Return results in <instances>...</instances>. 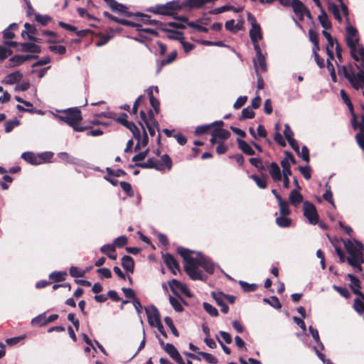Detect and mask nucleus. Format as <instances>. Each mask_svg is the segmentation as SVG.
Segmentation results:
<instances>
[{"label":"nucleus","mask_w":364,"mask_h":364,"mask_svg":"<svg viewBox=\"0 0 364 364\" xmlns=\"http://www.w3.org/2000/svg\"><path fill=\"white\" fill-rule=\"evenodd\" d=\"M177 252L184 260V269L193 280H205L207 277L199 269L201 267L208 274H213L215 264L210 258L200 252L192 251L189 249L178 247Z\"/></svg>","instance_id":"nucleus-1"},{"label":"nucleus","mask_w":364,"mask_h":364,"mask_svg":"<svg viewBox=\"0 0 364 364\" xmlns=\"http://www.w3.org/2000/svg\"><path fill=\"white\" fill-rule=\"evenodd\" d=\"M57 113H53L55 118L73 127L75 132H83L85 127L78 126V123L82 119L80 110L77 108H68L63 110H56Z\"/></svg>","instance_id":"nucleus-2"},{"label":"nucleus","mask_w":364,"mask_h":364,"mask_svg":"<svg viewBox=\"0 0 364 364\" xmlns=\"http://www.w3.org/2000/svg\"><path fill=\"white\" fill-rule=\"evenodd\" d=\"M346 41L348 47L350 48L351 57L355 60L358 61L359 58L357 55V49L359 44V34L357 28L353 26L348 25L346 28Z\"/></svg>","instance_id":"nucleus-3"},{"label":"nucleus","mask_w":364,"mask_h":364,"mask_svg":"<svg viewBox=\"0 0 364 364\" xmlns=\"http://www.w3.org/2000/svg\"><path fill=\"white\" fill-rule=\"evenodd\" d=\"M181 10L180 1H172L165 4H157L147 9V11L152 12L156 14L173 16L176 11Z\"/></svg>","instance_id":"nucleus-4"},{"label":"nucleus","mask_w":364,"mask_h":364,"mask_svg":"<svg viewBox=\"0 0 364 364\" xmlns=\"http://www.w3.org/2000/svg\"><path fill=\"white\" fill-rule=\"evenodd\" d=\"M344 246L349 254V256L346 258L348 259H358L360 261L361 258L363 257L364 246L361 242L358 240L352 241L350 239H347L344 241Z\"/></svg>","instance_id":"nucleus-5"},{"label":"nucleus","mask_w":364,"mask_h":364,"mask_svg":"<svg viewBox=\"0 0 364 364\" xmlns=\"http://www.w3.org/2000/svg\"><path fill=\"white\" fill-rule=\"evenodd\" d=\"M336 64L338 66V73L339 75H342L346 79H347L350 85L355 90H358L362 87L361 84L359 83V81L355 77V73L353 72L351 65L348 68L346 65L340 66L338 63Z\"/></svg>","instance_id":"nucleus-6"},{"label":"nucleus","mask_w":364,"mask_h":364,"mask_svg":"<svg viewBox=\"0 0 364 364\" xmlns=\"http://www.w3.org/2000/svg\"><path fill=\"white\" fill-rule=\"evenodd\" d=\"M247 21L250 23L252 26L249 31L251 41H260L262 38L261 27L260 25L257 23L255 17L252 14L248 13Z\"/></svg>","instance_id":"nucleus-7"},{"label":"nucleus","mask_w":364,"mask_h":364,"mask_svg":"<svg viewBox=\"0 0 364 364\" xmlns=\"http://www.w3.org/2000/svg\"><path fill=\"white\" fill-rule=\"evenodd\" d=\"M304 215L311 225L318 223V215L315 205L309 201L304 202Z\"/></svg>","instance_id":"nucleus-8"},{"label":"nucleus","mask_w":364,"mask_h":364,"mask_svg":"<svg viewBox=\"0 0 364 364\" xmlns=\"http://www.w3.org/2000/svg\"><path fill=\"white\" fill-rule=\"evenodd\" d=\"M147 316L148 323L151 326H154V324L161 321V315L157 308L151 304L149 306L144 307Z\"/></svg>","instance_id":"nucleus-9"},{"label":"nucleus","mask_w":364,"mask_h":364,"mask_svg":"<svg viewBox=\"0 0 364 364\" xmlns=\"http://www.w3.org/2000/svg\"><path fill=\"white\" fill-rule=\"evenodd\" d=\"M162 257L166 267L173 274L176 275L180 271V267L174 257L170 253H166L162 255Z\"/></svg>","instance_id":"nucleus-10"},{"label":"nucleus","mask_w":364,"mask_h":364,"mask_svg":"<svg viewBox=\"0 0 364 364\" xmlns=\"http://www.w3.org/2000/svg\"><path fill=\"white\" fill-rule=\"evenodd\" d=\"M211 296L213 299L215 301L216 304L221 307V311L224 314H227L229 311V307L225 304L224 293L222 291H212Z\"/></svg>","instance_id":"nucleus-11"},{"label":"nucleus","mask_w":364,"mask_h":364,"mask_svg":"<svg viewBox=\"0 0 364 364\" xmlns=\"http://www.w3.org/2000/svg\"><path fill=\"white\" fill-rule=\"evenodd\" d=\"M58 158L65 161L66 163L80 166H85V161L70 156L67 152H60L58 154Z\"/></svg>","instance_id":"nucleus-12"},{"label":"nucleus","mask_w":364,"mask_h":364,"mask_svg":"<svg viewBox=\"0 0 364 364\" xmlns=\"http://www.w3.org/2000/svg\"><path fill=\"white\" fill-rule=\"evenodd\" d=\"M136 166L142 168H154L157 171L164 170L163 164H160L154 158L148 159L147 161L144 163H137L136 164Z\"/></svg>","instance_id":"nucleus-13"},{"label":"nucleus","mask_w":364,"mask_h":364,"mask_svg":"<svg viewBox=\"0 0 364 364\" xmlns=\"http://www.w3.org/2000/svg\"><path fill=\"white\" fill-rule=\"evenodd\" d=\"M20 48L18 50L21 52L40 53L41 52V47L34 43H19Z\"/></svg>","instance_id":"nucleus-14"},{"label":"nucleus","mask_w":364,"mask_h":364,"mask_svg":"<svg viewBox=\"0 0 364 364\" xmlns=\"http://www.w3.org/2000/svg\"><path fill=\"white\" fill-rule=\"evenodd\" d=\"M177 55H178L177 50H174L171 51L168 54L167 58H166L165 59H163L161 60H157L156 61V63H157L156 73H159L161 70V69L164 66L172 63L176 59Z\"/></svg>","instance_id":"nucleus-15"},{"label":"nucleus","mask_w":364,"mask_h":364,"mask_svg":"<svg viewBox=\"0 0 364 364\" xmlns=\"http://www.w3.org/2000/svg\"><path fill=\"white\" fill-rule=\"evenodd\" d=\"M21 158L31 165H39L42 161L39 159V154L36 155L31 151H26L21 154Z\"/></svg>","instance_id":"nucleus-16"},{"label":"nucleus","mask_w":364,"mask_h":364,"mask_svg":"<svg viewBox=\"0 0 364 364\" xmlns=\"http://www.w3.org/2000/svg\"><path fill=\"white\" fill-rule=\"evenodd\" d=\"M300 190H292L289 196V203L294 207H298L303 201V196L299 193Z\"/></svg>","instance_id":"nucleus-17"},{"label":"nucleus","mask_w":364,"mask_h":364,"mask_svg":"<svg viewBox=\"0 0 364 364\" xmlns=\"http://www.w3.org/2000/svg\"><path fill=\"white\" fill-rule=\"evenodd\" d=\"M269 174L274 182L282 180V175L279 166L276 162H272L269 166Z\"/></svg>","instance_id":"nucleus-18"},{"label":"nucleus","mask_w":364,"mask_h":364,"mask_svg":"<svg viewBox=\"0 0 364 364\" xmlns=\"http://www.w3.org/2000/svg\"><path fill=\"white\" fill-rule=\"evenodd\" d=\"M224 122L222 120L219 121H215L213 123L208 124H203L200 126H198L195 130V134L196 135H200L204 133H206L208 130H210L212 127H213L215 125L222 126L223 125Z\"/></svg>","instance_id":"nucleus-19"},{"label":"nucleus","mask_w":364,"mask_h":364,"mask_svg":"<svg viewBox=\"0 0 364 364\" xmlns=\"http://www.w3.org/2000/svg\"><path fill=\"white\" fill-rule=\"evenodd\" d=\"M242 7H235L233 6L230 5H224L220 7H218L214 9L213 10H211L209 11L210 14H222L223 12H225L227 11H232L235 13H240L242 11Z\"/></svg>","instance_id":"nucleus-20"},{"label":"nucleus","mask_w":364,"mask_h":364,"mask_svg":"<svg viewBox=\"0 0 364 364\" xmlns=\"http://www.w3.org/2000/svg\"><path fill=\"white\" fill-rule=\"evenodd\" d=\"M22 78V73L20 71L17 70L7 75L4 80V82L8 85H14L20 82Z\"/></svg>","instance_id":"nucleus-21"},{"label":"nucleus","mask_w":364,"mask_h":364,"mask_svg":"<svg viewBox=\"0 0 364 364\" xmlns=\"http://www.w3.org/2000/svg\"><path fill=\"white\" fill-rule=\"evenodd\" d=\"M100 252L106 255L112 260L117 259V256L115 254L116 249L114 247V245H112L111 244L104 245L100 247Z\"/></svg>","instance_id":"nucleus-22"},{"label":"nucleus","mask_w":364,"mask_h":364,"mask_svg":"<svg viewBox=\"0 0 364 364\" xmlns=\"http://www.w3.org/2000/svg\"><path fill=\"white\" fill-rule=\"evenodd\" d=\"M237 142L238 144V148L245 154L248 156L255 155V152L254 149L251 147V146L245 140L237 138Z\"/></svg>","instance_id":"nucleus-23"},{"label":"nucleus","mask_w":364,"mask_h":364,"mask_svg":"<svg viewBox=\"0 0 364 364\" xmlns=\"http://www.w3.org/2000/svg\"><path fill=\"white\" fill-rule=\"evenodd\" d=\"M122 266L127 272L133 273L134 269V259L129 255H124L122 258Z\"/></svg>","instance_id":"nucleus-24"},{"label":"nucleus","mask_w":364,"mask_h":364,"mask_svg":"<svg viewBox=\"0 0 364 364\" xmlns=\"http://www.w3.org/2000/svg\"><path fill=\"white\" fill-rule=\"evenodd\" d=\"M318 19L321 26L324 28V30L326 31L328 29H331V23L329 21L328 15L323 8H321V14L318 15Z\"/></svg>","instance_id":"nucleus-25"},{"label":"nucleus","mask_w":364,"mask_h":364,"mask_svg":"<svg viewBox=\"0 0 364 364\" xmlns=\"http://www.w3.org/2000/svg\"><path fill=\"white\" fill-rule=\"evenodd\" d=\"M254 67L255 69V72H258V67L260 68L262 72L267 71V64L265 57L262 55L256 56L255 58L253 59Z\"/></svg>","instance_id":"nucleus-26"},{"label":"nucleus","mask_w":364,"mask_h":364,"mask_svg":"<svg viewBox=\"0 0 364 364\" xmlns=\"http://www.w3.org/2000/svg\"><path fill=\"white\" fill-rule=\"evenodd\" d=\"M162 30L166 33H168L167 38L171 40H176L181 43L185 39L183 33L180 31H173L168 28H162Z\"/></svg>","instance_id":"nucleus-27"},{"label":"nucleus","mask_w":364,"mask_h":364,"mask_svg":"<svg viewBox=\"0 0 364 364\" xmlns=\"http://www.w3.org/2000/svg\"><path fill=\"white\" fill-rule=\"evenodd\" d=\"M24 59H23V55H15L12 56L8 62V64L6 65L7 68H14L18 65H21L23 64Z\"/></svg>","instance_id":"nucleus-28"},{"label":"nucleus","mask_w":364,"mask_h":364,"mask_svg":"<svg viewBox=\"0 0 364 364\" xmlns=\"http://www.w3.org/2000/svg\"><path fill=\"white\" fill-rule=\"evenodd\" d=\"M215 136L223 141L228 139L230 136V132L226 129H222L220 127H216L212 131Z\"/></svg>","instance_id":"nucleus-29"},{"label":"nucleus","mask_w":364,"mask_h":364,"mask_svg":"<svg viewBox=\"0 0 364 364\" xmlns=\"http://www.w3.org/2000/svg\"><path fill=\"white\" fill-rule=\"evenodd\" d=\"M350 287L355 294L358 295L359 296L361 297V299H364V294L360 291L361 282L358 278L355 279V280L350 282Z\"/></svg>","instance_id":"nucleus-30"},{"label":"nucleus","mask_w":364,"mask_h":364,"mask_svg":"<svg viewBox=\"0 0 364 364\" xmlns=\"http://www.w3.org/2000/svg\"><path fill=\"white\" fill-rule=\"evenodd\" d=\"M278 205L282 215H289L291 213L288 202L283 200L282 198H278Z\"/></svg>","instance_id":"nucleus-31"},{"label":"nucleus","mask_w":364,"mask_h":364,"mask_svg":"<svg viewBox=\"0 0 364 364\" xmlns=\"http://www.w3.org/2000/svg\"><path fill=\"white\" fill-rule=\"evenodd\" d=\"M148 95H149V102H150L151 106L154 109L155 113L156 114H159V112L160 111V102H159V100L153 95V92L151 90H150L148 92Z\"/></svg>","instance_id":"nucleus-32"},{"label":"nucleus","mask_w":364,"mask_h":364,"mask_svg":"<svg viewBox=\"0 0 364 364\" xmlns=\"http://www.w3.org/2000/svg\"><path fill=\"white\" fill-rule=\"evenodd\" d=\"M309 331L315 342L319 346L320 350H323L324 349V346L320 339L318 330L316 328H314L313 326H310L309 327Z\"/></svg>","instance_id":"nucleus-33"},{"label":"nucleus","mask_w":364,"mask_h":364,"mask_svg":"<svg viewBox=\"0 0 364 364\" xmlns=\"http://www.w3.org/2000/svg\"><path fill=\"white\" fill-rule=\"evenodd\" d=\"M67 276V272L65 271L63 272H53L49 274V278L52 279L54 282H59L64 281L65 279V277Z\"/></svg>","instance_id":"nucleus-34"},{"label":"nucleus","mask_w":364,"mask_h":364,"mask_svg":"<svg viewBox=\"0 0 364 364\" xmlns=\"http://www.w3.org/2000/svg\"><path fill=\"white\" fill-rule=\"evenodd\" d=\"M33 326H43L47 324L46 313H42L31 320Z\"/></svg>","instance_id":"nucleus-35"},{"label":"nucleus","mask_w":364,"mask_h":364,"mask_svg":"<svg viewBox=\"0 0 364 364\" xmlns=\"http://www.w3.org/2000/svg\"><path fill=\"white\" fill-rule=\"evenodd\" d=\"M287 215H280L277 218L276 223L280 228H288L291 225V220L287 217Z\"/></svg>","instance_id":"nucleus-36"},{"label":"nucleus","mask_w":364,"mask_h":364,"mask_svg":"<svg viewBox=\"0 0 364 364\" xmlns=\"http://www.w3.org/2000/svg\"><path fill=\"white\" fill-rule=\"evenodd\" d=\"M255 113L253 109L250 107H247L242 110L241 115L239 117L240 121L247 119H252L255 117Z\"/></svg>","instance_id":"nucleus-37"},{"label":"nucleus","mask_w":364,"mask_h":364,"mask_svg":"<svg viewBox=\"0 0 364 364\" xmlns=\"http://www.w3.org/2000/svg\"><path fill=\"white\" fill-rule=\"evenodd\" d=\"M153 49L155 55L162 56L166 53L167 47L164 43H161V41H157L156 43V45L153 46Z\"/></svg>","instance_id":"nucleus-38"},{"label":"nucleus","mask_w":364,"mask_h":364,"mask_svg":"<svg viewBox=\"0 0 364 364\" xmlns=\"http://www.w3.org/2000/svg\"><path fill=\"white\" fill-rule=\"evenodd\" d=\"M17 24L16 23H11L4 31H3V38L4 40H9L14 38L15 34L12 31L14 28L17 27Z\"/></svg>","instance_id":"nucleus-39"},{"label":"nucleus","mask_w":364,"mask_h":364,"mask_svg":"<svg viewBox=\"0 0 364 364\" xmlns=\"http://www.w3.org/2000/svg\"><path fill=\"white\" fill-rule=\"evenodd\" d=\"M293 9V11L295 14H301V11H305L306 10V6L300 0H292V4L291 6Z\"/></svg>","instance_id":"nucleus-40"},{"label":"nucleus","mask_w":364,"mask_h":364,"mask_svg":"<svg viewBox=\"0 0 364 364\" xmlns=\"http://www.w3.org/2000/svg\"><path fill=\"white\" fill-rule=\"evenodd\" d=\"M250 178L254 180V181L256 183L257 186L262 189H264L267 188V183L266 177H259V176L256 174H253L250 176Z\"/></svg>","instance_id":"nucleus-41"},{"label":"nucleus","mask_w":364,"mask_h":364,"mask_svg":"<svg viewBox=\"0 0 364 364\" xmlns=\"http://www.w3.org/2000/svg\"><path fill=\"white\" fill-rule=\"evenodd\" d=\"M263 302L269 304L276 309H280L282 308V304L276 296H272L270 299L264 298Z\"/></svg>","instance_id":"nucleus-42"},{"label":"nucleus","mask_w":364,"mask_h":364,"mask_svg":"<svg viewBox=\"0 0 364 364\" xmlns=\"http://www.w3.org/2000/svg\"><path fill=\"white\" fill-rule=\"evenodd\" d=\"M169 302L176 312H182L183 311V307L179 299L169 296Z\"/></svg>","instance_id":"nucleus-43"},{"label":"nucleus","mask_w":364,"mask_h":364,"mask_svg":"<svg viewBox=\"0 0 364 364\" xmlns=\"http://www.w3.org/2000/svg\"><path fill=\"white\" fill-rule=\"evenodd\" d=\"M21 124L20 121L17 119L6 121L4 124L5 132H11L14 127L19 126Z\"/></svg>","instance_id":"nucleus-44"},{"label":"nucleus","mask_w":364,"mask_h":364,"mask_svg":"<svg viewBox=\"0 0 364 364\" xmlns=\"http://www.w3.org/2000/svg\"><path fill=\"white\" fill-rule=\"evenodd\" d=\"M239 284L245 292H252L255 291L257 288V284H249L242 280L239 281Z\"/></svg>","instance_id":"nucleus-45"},{"label":"nucleus","mask_w":364,"mask_h":364,"mask_svg":"<svg viewBox=\"0 0 364 364\" xmlns=\"http://www.w3.org/2000/svg\"><path fill=\"white\" fill-rule=\"evenodd\" d=\"M168 285L170 287L171 291L175 294H178V293L176 291V289H179V288L185 289V284L182 282L178 281L176 279H173L168 281Z\"/></svg>","instance_id":"nucleus-46"},{"label":"nucleus","mask_w":364,"mask_h":364,"mask_svg":"<svg viewBox=\"0 0 364 364\" xmlns=\"http://www.w3.org/2000/svg\"><path fill=\"white\" fill-rule=\"evenodd\" d=\"M198 354L201 355L208 363L216 364L218 362V358L210 353L203 351H198Z\"/></svg>","instance_id":"nucleus-47"},{"label":"nucleus","mask_w":364,"mask_h":364,"mask_svg":"<svg viewBox=\"0 0 364 364\" xmlns=\"http://www.w3.org/2000/svg\"><path fill=\"white\" fill-rule=\"evenodd\" d=\"M133 134V136L137 139H141V134L139 128L136 126V124L133 122H130V123L126 127Z\"/></svg>","instance_id":"nucleus-48"},{"label":"nucleus","mask_w":364,"mask_h":364,"mask_svg":"<svg viewBox=\"0 0 364 364\" xmlns=\"http://www.w3.org/2000/svg\"><path fill=\"white\" fill-rule=\"evenodd\" d=\"M203 309L205 311L211 316L217 317L218 316V311L215 307L213 305L210 304L208 302H203Z\"/></svg>","instance_id":"nucleus-49"},{"label":"nucleus","mask_w":364,"mask_h":364,"mask_svg":"<svg viewBox=\"0 0 364 364\" xmlns=\"http://www.w3.org/2000/svg\"><path fill=\"white\" fill-rule=\"evenodd\" d=\"M281 166L282 167L283 176H286L291 175V165L290 163L288 161V159H283L281 161Z\"/></svg>","instance_id":"nucleus-50"},{"label":"nucleus","mask_w":364,"mask_h":364,"mask_svg":"<svg viewBox=\"0 0 364 364\" xmlns=\"http://www.w3.org/2000/svg\"><path fill=\"white\" fill-rule=\"evenodd\" d=\"M112 4L109 7L113 11H117L124 14V11L127 10V7L125 5L118 3L117 1H112Z\"/></svg>","instance_id":"nucleus-51"},{"label":"nucleus","mask_w":364,"mask_h":364,"mask_svg":"<svg viewBox=\"0 0 364 364\" xmlns=\"http://www.w3.org/2000/svg\"><path fill=\"white\" fill-rule=\"evenodd\" d=\"M347 262H348V264L350 266H351L353 268H355L357 270V272H361L362 270H363L361 264L363 263H364V258H361L360 261L359 260V259H355V260H353V259H348Z\"/></svg>","instance_id":"nucleus-52"},{"label":"nucleus","mask_w":364,"mask_h":364,"mask_svg":"<svg viewBox=\"0 0 364 364\" xmlns=\"http://www.w3.org/2000/svg\"><path fill=\"white\" fill-rule=\"evenodd\" d=\"M106 172L107 173V176H114V177H120L122 176H126L127 175V173L121 169V168H118L117 170H113L111 168L109 167H107L106 168Z\"/></svg>","instance_id":"nucleus-53"},{"label":"nucleus","mask_w":364,"mask_h":364,"mask_svg":"<svg viewBox=\"0 0 364 364\" xmlns=\"http://www.w3.org/2000/svg\"><path fill=\"white\" fill-rule=\"evenodd\" d=\"M164 322H165L166 325L170 328V330L171 331V333L175 336L178 337L179 336L178 331L176 329V328L175 327L172 318L169 316H166L164 318Z\"/></svg>","instance_id":"nucleus-54"},{"label":"nucleus","mask_w":364,"mask_h":364,"mask_svg":"<svg viewBox=\"0 0 364 364\" xmlns=\"http://www.w3.org/2000/svg\"><path fill=\"white\" fill-rule=\"evenodd\" d=\"M120 186L122 189L127 193L129 197H132L134 195V192L132 190V186L129 183L126 181H121Z\"/></svg>","instance_id":"nucleus-55"},{"label":"nucleus","mask_w":364,"mask_h":364,"mask_svg":"<svg viewBox=\"0 0 364 364\" xmlns=\"http://www.w3.org/2000/svg\"><path fill=\"white\" fill-rule=\"evenodd\" d=\"M128 242L127 237L124 235L119 236L115 238L113 241L112 245H114V247H122L126 245Z\"/></svg>","instance_id":"nucleus-56"},{"label":"nucleus","mask_w":364,"mask_h":364,"mask_svg":"<svg viewBox=\"0 0 364 364\" xmlns=\"http://www.w3.org/2000/svg\"><path fill=\"white\" fill-rule=\"evenodd\" d=\"M35 18L36 21L42 26H46L52 19L51 17L48 15H41L39 14H36Z\"/></svg>","instance_id":"nucleus-57"},{"label":"nucleus","mask_w":364,"mask_h":364,"mask_svg":"<svg viewBox=\"0 0 364 364\" xmlns=\"http://www.w3.org/2000/svg\"><path fill=\"white\" fill-rule=\"evenodd\" d=\"M354 309L358 313L362 314L364 312V299L356 298L354 299L353 304Z\"/></svg>","instance_id":"nucleus-58"},{"label":"nucleus","mask_w":364,"mask_h":364,"mask_svg":"<svg viewBox=\"0 0 364 364\" xmlns=\"http://www.w3.org/2000/svg\"><path fill=\"white\" fill-rule=\"evenodd\" d=\"M325 186H326V192L323 193V198L325 200L334 205V202H333V193L331 190V187L328 186V183L325 185Z\"/></svg>","instance_id":"nucleus-59"},{"label":"nucleus","mask_w":364,"mask_h":364,"mask_svg":"<svg viewBox=\"0 0 364 364\" xmlns=\"http://www.w3.org/2000/svg\"><path fill=\"white\" fill-rule=\"evenodd\" d=\"M97 272L99 274L101 279H108L112 277V272L108 268L104 267L97 269Z\"/></svg>","instance_id":"nucleus-60"},{"label":"nucleus","mask_w":364,"mask_h":364,"mask_svg":"<svg viewBox=\"0 0 364 364\" xmlns=\"http://www.w3.org/2000/svg\"><path fill=\"white\" fill-rule=\"evenodd\" d=\"M12 53L13 51L11 49L0 45V61L5 60Z\"/></svg>","instance_id":"nucleus-61"},{"label":"nucleus","mask_w":364,"mask_h":364,"mask_svg":"<svg viewBox=\"0 0 364 364\" xmlns=\"http://www.w3.org/2000/svg\"><path fill=\"white\" fill-rule=\"evenodd\" d=\"M127 117L128 115L125 112H122L119 114L118 117H116L114 120L117 123L126 127L130 123V122L127 121Z\"/></svg>","instance_id":"nucleus-62"},{"label":"nucleus","mask_w":364,"mask_h":364,"mask_svg":"<svg viewBox=\"0 0 364 364\" xmlns=\"http://www.w3.org/2000/svg\"><path fill=\"white\" fill-rule=\"evenodd\" d=\"M164 350L171 358L178 352L171 343H166Z\"/></svg>","instance_id":"nucleus-63"},{"label":"nucleus","mask_w":364,"mask_h":364,"mask_svg":"<svg viewBox=\"0 0 364 364\" xmlns=\"http://www.w3.org/2000/svg\"><path fill=\"white\" fill-rule=\"evenodd\" d=\"M299 170L303 175L304 178L309 180L311 177V169L309 166H299Z\"/></svg>","instance_id":"nucleus-64"}]
</instances>
